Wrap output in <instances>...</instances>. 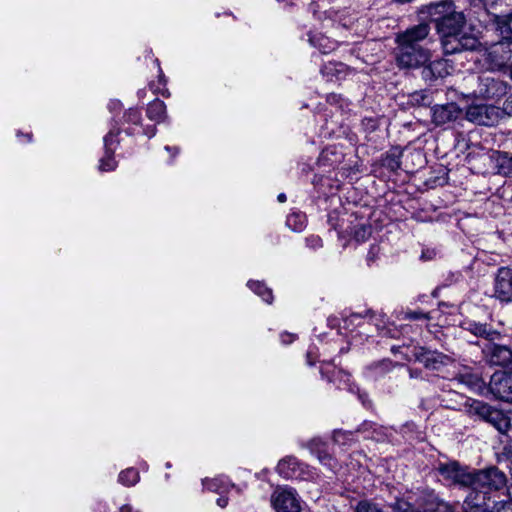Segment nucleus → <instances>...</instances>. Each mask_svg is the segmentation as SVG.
<instances>
[{"instance_id": "54", "label": "nucleus", "mask_w": 512, "mask_h": 512, "mask_svg": "<svg viewBox=\"0 0 512 512\" xmlns=\"http://www.w3.org/2000/svg\"><path fill=\"white\" fill-rule=\"evenodd\" d=\"M409 376L410 378H422V371L417 368H409Z\"/></svg>"}, {"instance_id": "33", "label": "nucleus", "mask_w": 512, "mask_h": 512, "mask_svg": "<svg viewBox=\"0 0 512 512\" xmlns=\"http://www.w3.org/2000/svg\"><path fill=\"white\" fill-rule=\"evenodd\" d=\"M286 225L294 232H302L307 225L306 215L300 211L291 212L287 216Z\"/></svg>"}, {"instance_id": "21", "label": "nucleus", "mask_w": 512, "mask_h": 512, "mask_svg": "<svg viewBox=\"0 0 512 512\" xmlns=\"http://www.w3.org/2000/svg\"><path fill=\"white\" fill-rule=\"evenodd\" d=\"M416 360L430 370H439L451 362V358L441 352L420 348L415 352Z\"/></svg>"}, {"instance_id": "27", "label": "nucleus", "mask_w": 512, "mask_h": 512, "mask_svg": "<svg viewBox=\"0 0 512 512\" xmlns=\"http://www.w3.org/2000/svg\"><path fill=\"white\" fill-rule=\"evenodd\" d=\"M511 21L512 13L504 17L497 16L496 18L497 30H499L502 36V41L498 45L502 50L505 48H508L510 51L512 50V42L510 41L512 38Z\"/></svg>"}, {"instance_id": "10", "label": "nucleus", "mask_w": 512, "mask_h": 512, "mask_svg": "<svg viewBox=\"0 0 512 512\" xmlns=\"http://www.w3.org/2000/svg\"><path fill=\"white\" fill-rule=\"evenodd\" d=\"M482 354L490 366L508 367L512 364V350L507 345L490 341L483 346Z\"/></svg>"}, {"instance_id": "6", "label": "nucleus", "mask_w": 512, "mask_h": 512, "mask_svg": "<svg viewBox=\"0 0 512 512\" xmlns=\"http://www.w3.org/2000/svg\"><path fill=\"white\" fill-rule=\"evenodd\" d=\"M277 473L284 479L308 480L314 473L308 465L294 456H286L278 462Z\"/></svg>"}, {"instance_id": "50", "label": "nucleus", "mask_w": 512, "mask_h": 512, "mask_svg": "<svg viewBox=\"0 0 512 512\" xmlns=\"http://www.w3.org/2000/svg\"><path fill=\"white\" fill-rule=\"evenodd\" d=\"M108 109L110 112H119L122 109V103L119 100H111L108 104Z\"/></svg>"}, {"instance_id": "61", "label": "nucleus", "mask_w": 512, "mask_h": 512, "mask_svg": "<svg viewBox=\"0 0 512 512\" xmlns=\"http://www.w3.org/2000/svg\"><path fill=\"white\" fill-rule=\"evenodd\" d=\"M348 350H349L348 346H342V347L339 348V353L340 354L346 353Z\"/></svg>"}, {"instance_id": "37", "label": "nucleus", "mask_w": 512, "mask_h": 512, "mask_svg": "<svg viewBox=\"0 0 512 512\" xmlns=\"http://www.w3.org/2000/svg\"><path fill=\"white\" fill-rule=\"evenodd\" d=\"M332 440L337 445H350L355 441V432L335 429L332 433Z\"/></svg>"}, {"instance_id": "43", "label": "nucleus", "mask_w": 512, "mask_h": 512, "mask_svg": "<svg viewBox=\"0 0 512 512\" xmlns=\"http://www.w3.org/2000/svg\"><path fill=\"white\" fill-rule=\"evenodd\" d=\"M403 319L404 320H413V321H417V320H430V316H429L428 313H425V312L420 311V310H416V311L404 312Z\"/></svg>"}, {"instance_id": "9", "label": "nucleus", "mask_w": 512, "mask_h": 512, "mask_svg": "<svg viewBox=\"0 0 512 512\" xmlns=\"http://www.w3.org/2000/svg\"><path fill=\"white\" fill-rule=\"evenodd\" d=\"M348 225L344 227V219L338 230L340 237L345 235L355 240L356 243L360 244L365 242L372 234V227L367 220L357 218L356 216L350 215L347 219Z\"/></svg>"}, {"instance_id": "48", "label": "nucleus", "mask_w": 512, "mask_h": 512, "mask_svg": "<svg viewBox=\"0 0 512 512\" xmlns=\"http://www.w3.org/2000/svg\"><path fill=\"white\" fill-rule=\"evenodd\" d=\"M317 358V351L315 347H310L306 354L308 365L312 366Z\"/></svg>"}, {"instance_id": "16", "label": "nucleus", "mask_w": 512, "mask_h": 512, "mask_svg": "<svg viewBox=\"0 0 512 512\" xmlns=\"http://www.w3.org/2000/svg\"><path fill=\"white\" fill-rule=\"evenodd\" d=\"M462 116V109L456 103L434 105L431 108V118L436 126H446Z\"/></svg>"}, {"instance_id": "18", "label": "nucleus", "mask_w": 512, "mask_h": 512, "mask_svg": "<svg viewBox=\"0 0 512 512\" xmlns=\"http://www.w3.org/2000/svg\"><path fill=\"white\" fill-rule=\"evenodd\" d=\"M494 295L503 302L512 301V268L500 267L494 280Z\"/></svg>"}, {"instance_id": "29", "label": "nucleus", "mask_w": 512, "mask_h": 512, "mask_svg": "<svg viewBox=\"0 0 512 512\" xmlns=\"http://www.w3.org/2000/svg\"><path fill=\"white\" fill-rule=\"evenodd\" d=\"M115 122H118L119 123V126L121 124H128V126L124 129V132L128 135V136H132L135 134V128L134 126H140L141 123H142V114H141V111L137 108H129L123 115V121L120 122L116 119H112L111 123H110V127L112 126V124H114Z\"/></svg>"}, {"instance_id": "51", "label": "nucleus", "mask_w": 512, "mask_h": 512, "mask_svg": "<svg viewBox=\"0 0 512 512\" xmlns=\"http://www.w3.org/2000/svg\"><path fill=\"white\" fill-rule=\"evenodd\" d=\"M280 339L283 344L287 345L295 340V335L285 332L280 335Z\"/></svg>"}, {"instance_id": "31", "label": "nucleus", "mask_w": 512, "mask_h": 512, "mask_svg": "<svg viewBox=\"0 0 512 512\" xmlns=\"http://www.w3.org/2000/svg\"><path fill=\"white\" fill-rule=\"evenodd\" d=\"M328 109H325V113L319 114V118L324 121V124L320 128V136L323 138H331L337 135L341 128V121L339 119L328 120Z\"/></svg>"}, {"instance_id": "59", "label": "nucleus", "mask_w": 512, "mask_h": 512, "mask_svg": "<svg viewBox=\"0 0 512 512\" xmlns=\"http://www.w3.org/2000/svg\"><path fill=\"white\" fill-rule=\"evenodd\" d=\"M165 150L168 151V152L173 151L174 152V154H173L174 156L179 153V148L178 147L165 146Z\"/></svg>"}, {"instance_id": "60", "label": "nucleus", "mask_w": 512, "mask_h": 512, "mask_svg": "<svg viewBox=\"0 0 512 512\" xmlns=\"http://www.w3.org/2000/svg\"><path fill=\"white\" fill-rule=\"evenodd\" d=\"M286 195L284 193H280L278 196H277V200L280 202V203H283L286 201Z\"/></svg>"}, {"instance_id": "8", "label": "nucleus", "mask_w": 512, "mask_h": 512, "mask_svg": "<svg viewBox=\"0 0 512 512\" xmlns=\"http://www.w3.org/2000/svg\"><path fill=\"white\" fill-rule=\"evenodd\" d=\"M271 504L276 512H300V498L290 487L277 488L271 495Z\"/></svg>"}, {"instance_id": "53", "label": "nucleus", "mask_w": 512, "mask_h": 512, "mask_svg": "<svg viewBox=\"0 0 512 512\" xmlns=\"http://www.w3.org/2000/svg\"><path fill=\"white\" fill-rule=\"evenodd\" d=\"M354 392H357V393H358V398H359V400L362 402V404H363L364 406H366V405H367V403L369 402V401H368V395H367L366 393H361V392L359 391V388H358V387H356V386H355V388H354Z\"/></svg>"}, {"instance_id": "38", "label": "nucleus", "mask_w": 512, "mask_h": 512, "mask_svg": "<svg viewBox=\"0 0 512 512\" xmlns=\"http://www.w3.org/2000/svg\"><path fill=\"white\" fill-rule=\"evenodd\" d=\"M382 165L390 171H397L401 167L400 153H387L382 160Z\"/></svg>"}, {"instance_id": "24", "label": "nucleus", "mask_w": 512, "mask_h": 512, "mask_svg": "<svg viewBox=\"0 0 512 512\" xmlns=\"http://www.w3.org/2000/svg\"><path fill=\"white\" fill-rule=\"evenodd\" d=\"M344 159V153L341 148L330 145L325 147L319 157L318 164L320 166L334 167L340 164Z\"/></svg>"}, {"instance_id": "25", "label": "nucleus", "mask_w": 512, "mask_h": 512, "mask_svg": "<svg viewBox=\"0 0 512 512\" xmlns=\"http://www.w3.org/2000/svg\"><path fill=\"white\" fill-rule=\"evenodd\" d=\"M356 432L363 433L366 438L373 439L377 442H384L388 437L387 428L372 421H364L361 423Z\"/></svg>"}, {"instance_id": "45", "label": "nucleus", "mask_w": 512, "mask_h": 512, "mask_svg": "<svg viewBox=\"0 0 512 512\" xmlns=\"http://www.w3.org/2000/svg\"><path fill=\"white\" fill-rule=\"evenodd\" d=\"M380 247L379 245L377 244H373L370 246V249L367 253V263L368 265H371L372 263H374L376 261V259L378 258V255L380 253Z\"/></svg>"}, {"instance_id": "15", "label": "nucleus", "mask_w": 512, "mask_h": 512, "mask_svg": "<svg viewBox=\"0 0 512 512\" xmlns=\"http://www.w3.org/2000/svg\"><path fill=\"white\" fill-rule=\"evenodd\" d=\"M484 164L488 163L491 173L512 177V155L507 152L492 150L481 157Z\"/></svg>"}, {"instance_id": "7", "label": "nucleus", "mask_w": 512, "mask_h": 512, "mask_svg": "<svg viewBox=\"0 0 512 512\" xmlns=\"http://www.w3.org/2000/svg\"><path fill=\"white\" fill-rule=\"evenodd\" d=\"M121 133L119 123L112 124L109 132L104 136V156L99 161L98 169L101 172H110L116 169L117 162L114 157L115 150L119 144L118 136Z\"/></svg>"}, {"instance_id": "3", "label": "nucleus", "mask_w": 512, "mask_h": 512, "mask_svg": "<svg viewBox=\"0 0 512 512\" xmlns=\"http://www.w3.org/2000/svg\"><path fill=\"white\" fill-rule=\"evenodd\" d=\"M430 33L427 23H420L406 29L396 37V60L402 68H418L430 59V51L422 46Z\"/></svg>"}, {"instance_id": "57", "label": "nucleus", "mask_w": 512, "mask_h": 512, "mask_svg": "<svg viewBox=\"0 0 512 512\" xmlns=\"http://www.w3.org/2000/svg\"><path fill=\"white\" fill-rule=\"evenodd\" d=\"M480 2L483 3V5L488 8V7H493L498 0H479Z\"/></svg>"}, {"instance_id": "34", "label": "nucleus", "mask_w": 512, "mask_h": 512, "mask_svg": "<svg viewBox=\"0 0 512 512\" xmlns=\"http://www.w3.org/2000/svg\"><path fill=\"white\" fill-rule=\"evenodd\" d=\"M247 286L256 295L261 297L264 302L268 304H271L273 302L272 290L268 288L264 282L250 280L248 281Z\"/></svg>"}, {"instance_id": "55", "label": "nucleus", "mask_w": 512, "mask_h": 512, "mask_svg": "<svg viewBox=\"0 0 512 512\" xmlns=\"http://www.w3.org/2000/svg\"><path fill=\"white\" fill-rule=\"evenodd\" d=\"M217 505L221 508H225L228 504V498L224 497V496H220L218 499H217Z\"/></svg>"}, {"instance_id": "47", "label": "nucleus", "mask_w": 512, "mask_h": 512, "mask_svg": "<svg viewBox=\"0 0 512 512\" xmlns=\"http://www.w3.org/2000/svg\"><path fill=\"white\" fill-rule=\"evenodd\" d=\"M489 512H512V502L501 501L495 505L493 511Z\"/></svg>"}, {"instance_id": "52", "label": "nucleus", "mask_w": 512, "mask_h": 512, "mask_svg": "<svg viewBox=\"0 0 512 512\" xmlns=\"http://www.w3.org/2000/svg\"><path fill=\"white\" fill-rule=\"evenodd\" d=\"M503 110L507 114L512 115V94L505 100Z\"/></svg>"}, {"instance_id": "36", "label": "nucleus", "mask_w": 512, "mask_h": 512, "mask_svg": "<svg viewBox=\"0 0 512 512\" xmlns=\"http://www.w3.org/2000/svg\"><path fill=\"white\" fill-rule=\"evenodd\" d=\"M140 480L138 470L135 468H127L119 473L118 482L124 486L131 487L136 485Z\"/></svg>"}, {"instance_id": "1", "label": "nucleus", "mask_w": 512, "mask_h": 512, "mask_svg": "<svg viewBox=\"0 0 512 512\" xmlns=\"http://www.w3.org/2000/svg\"><path fill=\"white\" fill-rule=\"evenodd\" d=\"M470 491L465 498L464 512H489L488 501L494 492L505 489L508 479L496 466L472 470Z\"/></svg>"}, {"instance_id": "22", "label": "nucleus", "mask_w": 512, "mask_h": 512, "mask_svg": "<svg viewBox=\"0 0 512 512\" xmlns=\"http://www.w3.org/2000/svg\"><path fill=\"white\" fill-rule=\"evenodd\" d=\"M455 380L459 384L466 386L470 391L477 394H483L486 390H488V386L486 385L481 375L470 369H464L463 371L459 372L455 376Z\"/></svg>"}, {"instance_id": "5", "label": "nucleus", "mask_w": 512, "mask_h": 512, "mask_svg": "<svg viewBox=\"0 0 512 512\" xmlns=\"http://www.w3.org/2000/svg\"><path fill=\"white\" fill-rule=\"evenodd\" d=\"M478 85L473 94L483 99H499L506 95L508 86L492 73H485L477 77Z\"/></svg>"}, {"instance_id": "62", "label": "nucleus", "mask_w": 512, "mask_h": 512, "mask_svg": "<svg viewBox=\"0 0 512 512\" xmlns=\"http://www.w3.org/2000/svg\"><path fill=\"white\" fill-rule=\"evenodd\" d=\"M400 349H401V347H400V346H399V347L392 346V347H391V352H392V353H394V354H396V353H399V352H400Z\"/></svg>"}, {"instance_id": "17", "label": "nucleus", "mask_w": 512, "mask_h": 512, "mask_svg": "<svg viewBox=\"0 0 512 512\" xmlns=\"http://www.w3.org/2000/svg\"><path fill=\"white\" fill-rule=\"evenodd\" d=\"M421 67L422 79L428 83H433L438 79L445 78L452 70V65L448 60L443 58H438L432 61L429 59L426 64L421 65Z\"/></svg>"}, {"instance_id": "2", "label": "nucleus", "mask_w": 512, "mask_h": 512, "mask_svg": "<svg viewBox=\"0 0 512 512\" xmlns=\"http://www.w3.org/2000/svg\"><path fill=\"white\" fill-rule=\"evenodd\" d=\"M437 33L444 54L452 55L463 51H473L480 46L478 38L467 31L463 12L454 11L446 17L438 18Z\"/></svg>"}, {"instance_id": "30", "label": "nucleus", "mask_w": 512, "mask_h": 512, "mask_svg": "<svg viewBox=\"0 0 512 512\" xmlns=\"http://www.w3.org/2000/svg\"><path fill=\"white\" fill-rule=\"evenodd\" d=\"M202 484L204 489L214 493H218L220 495L228 492L230 488L234 487V485L226 476L206 478L202 480Z\"/></svg>"}, {"instance_id": "41", "label": "nucleus", "mask_w": 512, "mask_h": 512, "mask_svg": "<svg viewBox=\"0 0 512 512\" xmlns=\"http://www.w3.org/2000/svg\"><path fill=\"white\" fill-rule=\"evenodd\" d=\"M379 127V122L376 117H364L361 120V128L366 133H372Z\"/></svg>"}, {"instance_id": "11", "label": "nucleus", "mask_w": 512, "mask_h": 512, "mask_svg": "<svg viewBox=\"0 0 512 512\" xmlns=\"http://www.w3.org/2000/svg\"><path fill=\"white\" fill-rule=\"evenodd\" d=\"M499 109L492 105L477 104L467 108L465 117L477 125L493 126L499 119Z\"/></svg>"}, {"instance_id": "49", "label": "nucleus", "mask_w": 512, "mask_h": 512, "mask_svg": "<svg viewBox=\"0 0 512 512\" xmlns=\"http://www.w3.org/2000/svg\"><path fill=\"white\" fill-rule=\"evenodd\" d=\"M157 133V127L156 125H146L143 127V134L146 135L148 138H152Z\"/></svg>"}, {"instance_id": "28", "label": "nucleus", "mask_w": 512, "mask_h": 512, "mask_svg": "<svg viewBox=\"0 0 512 512\" xmlns=\"http://www.w3.org/2000/svg\"><path fill=\"white\" fill-rule=\"evenodd\" d=\"M308 42L309 44L318 49L323 54H328L335 50L337 47V43L330 38L326 37L320 32H308Z\"/></svg>"}, {"instance_id": "42", "label": "nucleus", "mask_w": 512, "mask_h": 512, "mask_svg": "<svg viewBox=\"0 0 512 512\" xmlns=\"http://www.w3.org/2000/svg\"><path fill=\"white\" fill-rule=\"evenodd\" d=\"M305 245L310 250L317 251L323 247V241L318 235H309L305 238Z\"/></svg>"}, {"instance_id": "32", "label": "nucleus", "mask_w": 512, "mask_h": 512, "mask_svg": "<svg viewBox=\"0 0 512 512\" xmlns=\"http://www.w3.org/2000/svg\"><path fill=\"white\" fill-rule=\"evenodd\" d=\"M433 91L419 90L408 96V104L412 107H429L434 102Z\"/></svg>"}, {"instance_id": "4", "label": "nucleus", "mask_w": 512, "mask_h": 512, "mask_svg": "<svg viewBox=\"0 0 512 512\" xmlns=\"http://www.w3.org/2000/svg\"><path fill=\"white\" fill-rule=\"evenodd\" d=\"M470 412L477 415L483 421L491 424L499 432L504 433L510 426V421L504 413L482 401H473L470 405Z\"/></svg>"}, {"instance_id": "46", "label": "nucleus", "mask_w": 512, "mask_h": 512, "mask_svg": "<svg viewBox=\"0 0 512 512\" xmlns=\"http://www.w3.org/2000/svg\"><path fill=\"white\" fill-rule=\"evenodd\" d=\"M393 367V363L390 361V360H382L378 363H376L375 365H373V369H375L376 371L379 370V372L381 373H384V372H388L392 369Z\"/></svg>"}, {"instance_id": "39", "label": "nucleus", "mask_w": 512, "mask_h": 512, "mask_svg": "<svg viewBox=\"0 0 512 512\" xmlns=\"http://www.w3.org/2000/svg\"><path fill=\"white\" fill-rule=\"evenodd\" d=\"M155 63H156V64H157V66H158V70H159L158 79H159V84H160V85H162V88H161V87H159V86H157V87H155V88H154V85H153V84H151V85H150V87H151V89H153V91H154L155 93L161 94L162 96H164V97L168 98V97H170V92H169V90H168V89H167V87H166L167 79H166V77H165V75H164L163 71H162V70H161V68H160L159 60H158V59H156V60H155Z\"/></svg>"}, {"instance_id": "14", "label": "nucleus", "mask_w": 512, "mask_h": 512, "mask_svg": "<svg viewBox=\"0 0 512 512\" xmlns=\"http://www.w3.org/2000/svg\"><path fill=\"white\" fill-rule=\"evenodd\" d=\"M300 445L308 449L312 455L316 456L322 465L331 470L337 467V460L330 453L328 442L321 437H314L306 442H301Z\"/></svg>"}, {"instance_id": "26", "label": "nucleus", "mask_w": 512, "mask_h": 512, "mask_svg": "<svg viewBox=\"0 0 512 512\" xmlns=\"http://www.w3.org/2000/svg\"><path fill=\"white\" fill-rule=\"evenodd\" d=\"M146 116L155 124L169 122L166 104L160 99H155L147 105Z\"/></svg>"}, {"instance_id": "23", "label": "nucleus", "mask_w": 512, "mask_h": 512, "mask_svg": "<svg viewBox=\"0 0 512 512\" xmlns=\"http://www.w3.org/2000/svg\"><path fill=\"white\" fill-rule=\"evenodd\" d=\"M454 11L455 10L451 2L440 1L423 6L420 13L422 15H426L431 22L435 23L436 27L438 26V18L446 17V15H450V13H453Z\"/></svg>"}, {"instance_id": "20", "label": "nucleus", "mask_w": 512, "mask_h": 512, "mask_svg": "<svg viewBox=\"0 0 512 512\" xmlns=\"http://www.w3.org/2000/svg\"><path fill=\"white\" fill-rule=\"evenodd\" d=\"M461 328L470 332L476 337L490 341L499 340L501 333L494 329L491 324L482 323L471 319H465L461 322Z\"/></svg>"}, {"instance_id": "58", "label": "nucleus", "mask_w": 512, "mask_h": 512, "mask_svg": "<svg viewBox=\"0 0 512 512\" xmlns=\"http://www.w3.org/2000/svg\"><path fill=\"white\" fill-rule=\"evenodd\" d=\"M280 4H283V8L284 9H287L291 6H293V1L292 0H277Z\"/></svg>"}, {"instance_id": "56", "label": "nucleus", "mask_w": 512, "mask_h": 512, "mask_svg": "<svg viewBox=\"0 0 512 512\" xmlns=\"http://www.w3.org/2000/svg\"><path fill=\"white\" fill-rule=\"evenodd\" d=\"M120 512H140L139 510H134L132 508V506H130L129 504H125L123 506L120 507Z\"/></svg>"}, {"instance_id": "19", "label": "nucleus", "mask_w": 512, "mask_h": 512, "mask_svg": "<svg viewBox=\"0 0 512 512\" xmlns=\"http://www.w3.org/2000/svg\"><path fill=\"white\" fill-rule=\"evenodd\" d=\"M320 373L329 383H332L338 389H347L354 393L355 385L351 383V376L342 369H338L331 363H325L321 366Z\"/></svg>"}, {"instance_id": "44", "label": "nucleus", "mask_w": 512, "mask_h": 512, "mask_svg": "<svg viewBox=\"0 0 512 512\" xmlns=\"http://www.w3.org/2000/svg\"><path fill=\"white\" fill-rule=\"evenodd\" d=\"M362 319L363 318L360 314L352 313L349 317H347L343 320L344 328L349 329V327L351 325L359 326V325H361Z\"/></svg>"}, {"instance_id": "13", "label": "nucleus", "mask_w": 512, "mask_h": 512, "mask_svg": "<svg viewBox=\"0 0 512 512\" xmlns=\"http://www.w3.org/2000/svg\"><path fill=\"white\" fill-rule=\"evenodd\" d=\"M488 390L497 399L512 403V373L495 372L490 378Z\"/></svg>"}, {"instance_id": "64", "label": "nucleus", "mask_w": 512, "mask_h": 512, "mask_svg": "<svg viewBox=\"0 0 512 512\" xmlns=\"http://www.w3.org/2000/svg\"><path fill=\"white\" fill-rule=\"evenodd\" d=\"M165 466H166V468H171V463H170V462H167V463L165 464Z\"/></svg>"}, {"instance_id": "63", "label": "nucleus", "mask_w": 512, "mask_h": 512, "mask_svg": "<svg viewBox=\"0 0 512 512\" xmlns=\"http://www.w3.org/2000/svg\"><path fill=\"white\" fill-rule=\"evenodd\" d=\"M25 137L27 138V141L30 142L32 138V134H26Z\"/></svg>"}, {"instance_id": "40", "label": "nucleus", "mask_w": 512, "mask_h": 512, "mask_svg": "<svg viewBox=\"0 0 512 512\" xmlns=\"http://www.w3.org/2000/svg\"><path fill=\"white\" fill-rule=\"evenodd\" d=\"M355 512H385L381 507H379L377 504L362 500L357 503L355 506Z\"/></svg>"}, {"instance_id": "35", "label": "nucleus", "mask_w": 512, "mask_h": 512, "mask_svg": "<svg viewBox=\"0 0 512 512\" xmlns=\"http://www.w3.org/2000/svg\"><path fill=\"white\" fill-rule=\"evenodd\" d=\"M326 102L331 107L329 110V113L333 114V109H335L336 112H344L345 109L349 108V101L347 99H344L341 95L331 93L326 96Z\"/></svg>"}, {"instance_id": "12", "label": "nucleus", "mask_w": 512, "mask_h": 512, "mask_svg": "<svg viewBox=\"0 0 512 512\" xmlns=\"http://www.w3.org/2000/svg\"><path fill=\"white\" fill-rule=\"evenodd\" d=\"M439 474L446 480L461 487L471 486L472 471L467 467H462L458 462H449L441 464L438 468Z\"/></svg>"}]
</instances>
